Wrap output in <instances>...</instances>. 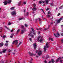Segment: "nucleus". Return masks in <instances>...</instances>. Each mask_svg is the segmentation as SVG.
Segmentation results:
<instances>
[{
	"label": "nucleus",
	"instance_id": "nucleus-11",
	"mask_svg": "<svg viewBox=\"0 0 63 63\" xmlns=\"http://www.w3.org/2000/svg\"><path fill=\"white\" fill-rule=\"evenodd\" d=\"M29 54H30V55L31 56H33V55H34V56H35V55H36V54H34H34H33V53H32L31 54L30 53V52H28Z\"/></svg>",
	"mask_w": 63,
	"mask_h": 63
},
{
	"label": "nucleus",
	"instance_id": "nucleus-27",
	"mask_svg": "<svg viewBox=\"0 0 63 63\" xmlns=\"http://www.w3.org/2000/svg\"><path fill=\"white\" fill-rule=\"evenodd\" d=\"M51 62H52V63H53V62H55V61H54V60L53 59H52L51 60Z\"/></svg>",
	"mask_w": 63,
	"mask_h": 63
},
{
	"label": "nucleus",
	"instance_id": "nucleus-2",
	"mask_svg": "<svg viewBox=\"0 0 63 63\" xmlns=\"http://www.w3.org/2000/svg\"><path fill=\"white\" fill-rule=\"evenodd\" d=\"M49 42H47L46 43V46H45L44 47V52H46V48H48L49 47Z\"/></svg>",
	"mask_w": 63,
	"mask_h": 63
},
{
	"label": "nucleus",
	"instance_id": "nucleus-3",
	"mask_svg": "<svg viewBox=\"0 0 63 63\" xmlns=\"http://www.w3.org/2000/svg\"><path fill=\"white\" fill-rule=\"evenodd\" d=\"M36 53H38L37 54H38V55L40 56L42 54L43 52L41 50H39V51L38 52V50H36Z\"/></svg>",
	"mask_w": 63,
	"mask_h": 63
},
{
	"label": "nucleus",
	"instance_id": "nucleus-12",
	"mask_svg": "<svg viewBox=\"0 0 63 63\" xmlns=\"http://www.w3.org/2000/svg\"><path fill=\"white\" fill-rule=\"evenodd\" d=\"M3 3L4 4V5H7L8 3L7 1L6 0L4 2H3Z\"/></svg>",
	"mask_w": 63,
	"mask_h": 63
},
{
	"label": "nucleus",
	"instance_id": "nucleus-48",
	"mask_svg": "<svg viewBox=\"0 0 63 63\" xmlns=\"http://www.w3.org/2000/svg\"><path fill=\"white\" fill-rule=\"evenodd\" d=\"M61 42L62 43H63V39H62L61 40Z\"/></svg>",
	"mask_w": 63,
	"mask_h": 63
},
{
	"label": "nucleus",
	"instance_id": "nucleus-28",
	"mask_svg": "<svg viewBox=\"0 0 63 63\" xmlns=\"http://www.w3.org/2000/svg\"><path fill=\"white\" fill-rule=\"evenodd\" d=\"M41 10L44 13V14H45V12H44V10H43L42 9H41Z\"/></svg>",
	"mask_w": 63,
	"mask_h": 63
},
{
	"label": "nucleus",
	"instance_id": "nucleus-17",
	"mask_svg": "<svg viewBox=\"0 0 63 63\" xmlns=\"http://www.w3.org/2000/svg\"><path fill=\"white\" fill-rule=\"evenodd\" d=\"M7 2L8 4L11 3V2H12V1L11 0H8L7 1Z\"/></svg>",
	"mask_w": 63,
	"mask_h": 63
},
{
	"label": "nucleus",
	"instance_id": "nucleus-36",
	"mask_svg": "<svg viewBox=\"0 0 63 63\" xmlns=\"http://www.w3.org/2000/svg\"><path fill=\"white\" fill-rule=\"evenodd\" d=\"M47 14H50L51 12H50L49 11L48 12Z\"/></svg>",
	"mask_w": 63,
	"mask_h": 63
},
{
	"label": "nucleus",
	"instance_id": "nucleus-18",
	"mask_svg": "<svg viewBox=\"0 0 63 63\" xmlns=\"http://www.w3.org/2000/svg\"><path fill=\"white\" fill-rule=\"evenodd\" d=\"M49 41H50H50H53V38H49Z\"/></svg>",
	"mask_w": 63,
	"mask_h": 63
},
{
	"label": "nucleus",
	"instance_id": "nucleus-64",
	"mask_svg": "<svg viewBox=\"0 0 63 63\" xmlns=\"http://www.w3.org/2000/svg\"><path fill=\"white\" fill-rule=\"evenodd\" d=\"M62 27H63V25H61Z\"/></svg>",
	"mask_w": 63,
	"mask_h": 63
},
{
	"label": "nucleus",
	"instance_id": "nucleus-51",
	"mask_svg": "<svg viewBox=\"0 0 63 63\" xmlns=\"http://www.w3.org/2000/svg\"><path fill=\"white\" fill-rule=\"evenodd\" d=\"M14 31V30L13 29V30H12L11 31V32H13Z\"/></svg>",
	"mask_w": 63,
	"mask_h": 63
},
{
	"label": "nucleus",
	"instance_id": "nucleus-56",
	"mask_svg": "<svg viewBox=\"0 0 63 63\" xmlns=\"http://www.w3.org/2000/svg\"><path fill=\"white\" fill-rule=\"evenodd\" d=\"M44 62L45 63H47V61H44Z\"/></svg>",
	"mask_w": 63,
	"mask_h": 63
},
{
	"label": "nucleus",
	"instance_id": "nucleus-21",
	"mask_svg": "<svg viewBox=\"0 0 63 63\" xmlns=\"http://www.w3.org/2000/svg\"><path fill=\"white\" fill-rule=\"evenodd\" d=\"M42 3H45V1H39V4H42Z\"/></svg>",
	"mask_w": 63,
	"mask_h": 63
},
{
	"label": "nucleus",
	"instance_id": "nucleus-22",
	"mask_svg": "<svg viewBox=\"0 0 63 63\" xmlns=\"http://www.w3.org/2000/svg\"><path fill=\"white\" fill-rule=\"evenodd\" d=\"M50 27V25H49L48 26V27L47 28L44 29V30H47L48 29V28L49 27Z\"/></svg>",
	"mask_w": 63,
	"mask_h": 63
},
{
	"label": "nucleus",
	"instance_id": "nucleus-16",
	"mask_svg": "<svg viewBox=\"0 0 63 63\" xmlns=\"http://www.w3.org/2000/svg\"><path fill=\"white\" fill-rule=\"evenodd\" d=\"M29 15V13L28 12H26V14H25V16H27L28 15Z\"/></svg>",
	"mask_w": 63,
	"mask_h": 63
},
{
	"label": "nucleus",
	"instance_id": "nucleus-4",
	"mask_svg": "<svg viewBox=\"0 0 63 63\" xmlns=\"http://www.w3.org/2000/svg\"><path fill=\"white\" fill-rule=\"evenodd\" d=\"M24 26H22L21 28L23 30H21V33L22 34H23L24 31H25V29H24Z\"/></svg>",
	"mask_w": 63,
	"mask_h": 63
},
{
	"label": "nucleus",
	"instance_id": "nucleus-19",
	"mask_svg": "<svg viewBox=\"0 0 63 63\" xmlns=\"http://www.w3.org/2000/svg\"><path fill=\"white\" fill-rule=\"evenodd\" d=\"M61 58V57H60L59 58H58V59L56 60V62H58V61H59V59H60Z\"/></svg>",
	"mask_w": 63,
	"mask_h": 63
},
{
	"label": "nucleus",
	"instance_id": "nucleus-34",
	"mask_svg": "<svg viewBox=\"0 0 63 63\" xmlns=\"http://www.w3.org/2000/svg\"><path fill=\"white\" fill-rule=\"evenodd\" d=\"M14 7H12V8H10V10H14Z\"/></svg>",
	"mask_w": 63,
	"mask_h": 63
},
{
	"label": "nucleus",
	"instance_id": "nucleus-55",
	"mask_svg": "<svg viewBox=\"0 0 63 63\" xmlns=\"http://www.w3.org/2000/svg\"><path fill=\"white\" fill-rule=\"evenodd\" d=\"M60 13H59V14H58L57 16H60Z\"/></svg>",
	"mask_w": 63,
	"mask_h": 63
},
{
	"label": "nucleus",
	"instance_id": "nucleus-30",
	"mask_svg": "<svg viewBox=\"0 0 63 63\" xmlns=\"http://www.w3.org/2000/svg\"><path fill=\"white\" fill-rule=\"evenodd\" d=\"M63 8V6H61L59 8V9H62Z\"/></svg>",
	"mask_w": 63,
	"mask_h": 63
},
{
	"label": "nucleus",
	"instance_id": "nucleus-60",
	"mask_svg": "<svg viewBox=\"0 0 63 63\" xmlns=\"http://www.w3.org/2000/svg\"><path fill=\"white\" fill-rule=\"evenodd\" d=\"M40 32H39L38 33V34H40Z\"/></svg>",
	"mask_w": 63,
	"mask_h": 63
},
{
	"label": "nucleus",
	"instance_id": "nucleus-32",
	"mask_svg": "<svg viewBox=\"0 0 63 63\" xmlns=\"http://www.w3.org/2000/svg\"><path fill=\"white\" fill-rule=\"evenodd\" d=\"M22 19H23V18H19L18 19V20H22Z\"/></svg>",
	"mask_w": 63,
	"mask_h": 63
},
{
	"label": "nucleus",
	"instance_id": "nucleus-37",
	"mask_svg": "<svg viewBox=\"0 0 63 63\" xmlns=\"http://www.w3.org/2000/svg\"><path fill=\"white\" fill-rule=\"evenodd\" d=\"M4 27L5 28H6L7 29H8V30H9V29L8 28V27H7V26H4Z\"/></svg>",
	"mask_w": 63,
	"mask_h": 63
},
{
	"label": "nucleus",
	"instance_id": "nucleus-25",
	"mask_svg": "<svg viewBox=\"0 0 63 63\" xmlns=\"http://www.w3.org/2000/svg\"><path fill=\"white\" fill-rule=\"evenodd\" d=\"M29 35H30L31 37H32V38H34V35L31 34H30Z\"/></svg>",
	"mask_w": 63,
	"mask_h": 63
},
{
	"label": "nucleus",
	"instance_id": "nucleus-9",
	"mask_svg": "<svg viewBox=\"0 0 63 63\" xmlns=\"http://www.w3.org/2000/svg\"><path fill=\"white\" fill-rule=\"evenodd\" d=\"M31 29L33 32V34L34 35H36V32H35V31L34 30V28H31Z\"/></svg>",
	"mask_w": 63,
	"mask_h": 63
},
{
	"label": "nucleus",
	"instance_id": "nucleus-23",
	"mask_svg": "<svg viewBox=\"0 0 63 63\" xmlns=\"http://www.w3.org/2000/svg\"><path fill=\"white\" fill-rule=\"evenodd\" d=\"M6 50H7V49H4L3 50V53H5V52L6 51Z\"/></svg>",
	"mask_w": 63,
	"mask_h": 63
},
{
	"label": "nucleus",
	"instance_id": "nucleus-44",
	"mask_svg": "<svg viewBox=\"0 0 63 63\" xmlns=\"http://www.w3.org/2000/svg\"><path fill=\"white\" fill-rule=\"evenodd\" d=\"M1 63H4V62L3 61H0Z\"/></svg>",
	"mask_w": 63,
	"mask_h": 63
},
{
	"label": "nucleus",
	"instance_id": "nucleus-39",
	"mask_svg": "<svg viewBox=\"0 0 63 63\" xmlns=\"http://www.w3.org/2000/svg\"><path fill=\"white\" fill-rule=\"evenodd\" d=\"M21 1L19 2L18 3V5H20V4H21Z\"/></svg>",
	"mask_w": 63,
	"mask_h": 63
},
{
	"label": "nucleus",
	"instance_id": "nucleus-20",
	"mask_svg": "<svg viewBox=\"0 0 63 63\" xmlns=\"http://www.w3.org/2000/svg\"><path fill=\"white\" fill-rule=\"evenodd\" d=\"M61 58V57H60L59 58H58V59L56 60V62H58V61H59V59H60Z\"/></svg>",
	"mask_w": 63,
	"mask_h": 63
},
{
	"label": "nucleus",
	"instance_id": "nucleus-43",
	"mask_svg": "<svg viewBox=\"0 0 63 63\" xmlns=\"http://www.w3.org/2000/svg\"><path fill=\"white\" fill-rule=\"evenodd\" d=\"M8 25H11L12 24V23H11L10 22H9L8 24Z\"/></svg>",
	"mask_w": 63,
	"mask_h": 63
},
{
	"label": "nucleus",
	"instance_id": "nucleus-62",
	"mask_svg": "<svg viewBox=\"0 0 63 63\" xmlns=\"http://www.w3.org/2000/svg\"><path fill=\"white\" fill-rule=\"evenodd\" d=\"M13 54H15V52H13Z\"/></svg>",
	"mask_w": 63,
	"mask_h": 63
},
{
	"label": "nucleus",
	"instance_id": "nucleus-24",
	"mask_svg": "<svg viewBox=\"0 0 63 63\" xmlns=\"http://www.w3.org/2000/svg\"><path fill=\"white\" fill-rule=\"evenodd\" d=\"M13 36H14V34H12L10 36V38H12L13 37Z\"/></svg>",
	"mask_w": 63,
	"mask_h": 63
},
{
	"label": "nucleus",
	"instance_id": "nucleus-47",
	"mask_svg": "<svg viewBox=\"0 0 63 63\" xmlns=\"http://www.w3.org/2000/svg\"><path fill=\"white\" fill-rule=\"evenodd\" d=\"M62 61H63L62 60H60V62H61V63H62Z\"/></svg>",
	"mask_w": 63,
	"mask_h": 63
},
{
	"label": "nucleus",
	"instance_id": "nucleus-13",
	"mask_svg": "<svg viewBox=\"0 0 63 63\" xmlns=\"http://www.w3.org/2000/svg\"><path fill=\"white\" fill-rule=\"evenodd\" d=\"M62 18H61L59 19L57 21V23H59V22H60L61 21V20H62Z\"/></svg>",
	"mask_w": 63,
	"mask_h": 63
},
{
	"label": "nucleus",
	"instance_id": "nucleus-1",
	"mask_svg": "<svg viewBox=\"0 0 63 63\" xmlns=\"http://www.w3.org/2000/svg\"><path fill=\"white\" fill-rule=\"evenodd\" d=\"M43 36H39L38 37L37 40L39 42L41 43L43 41Z\"/></svg>",
	"mask_w": 63,
	"mask_h": 63
},
{
	"label": "nucleus",
	"instance_id": "nucleus-52",
	"mask_svg": "<svg viewBox=\"0 0 63 63\" xmlns=\"http://www.w3.org/2000/svg\"><path fill=\"white\" fill-rule=\"evenodd\" d=\"M39 30H43V29L41 28H39Z\"/></svg>",
	"mask_w": 63,
	"mask_h": 63
},
{
	"label": "nucleus",
	"instance_id": "nucleus-5",
	"mask_svg": "<svg viewBox=\"0 0 63 63\" xmlns=\"http://www.w3.org/2000/svg\"><path fill=\"white\" fill-rule=\"evenodd\" d=\"M33 5L34 6V7L32 8V10L33 11H36L37 10V8L36 7V4L34 3L33 4Z\"/></svg>",
	"mask_w": 63,
	"mask_h": 63
},
{
	"label": "nucleus",
	"instance_id": "nucleus-46",
	"mask_svg": "<svg viewBox=\"0 0 63 63\" xmlns=\"http://www.w3.org/2000/svg\"><path fill=\"white\" fill-rule=\"evenodd\" d=\"M25 27H27V25L26 24H25Z\"/></svg>",
	"mask_w": 63,
	"mask_h": 63
},
{
	"label": "nucleus",
	"instance_id": "nucleus-41",
	"mask_svg": "<svg viewBox=\"0 0 63 63\" xmlns=\"http://www.w3.org/2000/svg\"><path fill=\"white\" fill-rule=\"evenodd\" d=\"M6 37V35H3V39H4V38H5Z\"/></svg>",
	"mask_w": 63,
	"mask_h": 63
},
{
	"label": "nucleus",
	"instance_id": "nucleus-15",
	"mask_svg": "<svg viewBox=\"0 0 63 63\" xmlns=\"http://www.w3.org/2000/svg\"><path fill=\"white\" fill-rule=\"evenodd\" d=\"M3 45H4V44L2 43H0V47H2L3 46Z\"/></svg>",
	"mask_w": 63,
	"mask_h": 63
},
{
	"label": "nucleus",
	"instance_id": "nucleus-53",
	"mask_svg": "<svg viewBox=\"0 0 63 63\" xmlns=\"http://www.w3.org/2000/svg\"><path fill=\"white\" fill-rule=\"evenodd\" d=\"M49 56H47V58H49Z\"/></svg>",
	"mask_w": 63,
	"mask_h": 63
},
{
	"label": "nucleus",
	"instance_id": "nucleus-33",
	"mask_svg": "<svg viewBox=\"0 0 63 63\" xmlns=\"http://www.w3.org/2000/svg\"><path fill=\"white\" fill-rule=\"evenodd\" d=\"M50 5L51 6H53L54 5V3H50Z\"/></svg>",
	"mask_w": 63,
	"mask_h": 63
},
{
	"label": "nucleus",
	"instance_id": "nucleus-49",
	"mask_svg": "<svg viewBox=\"0 0 63 63\" xmlns=\"http://www.w3.org/2000/svg\"><path fill=\"white\" fill-rule=\"evenodd\" d=\"M23 4H26V2H24Z\"/></svg>",
	"mask_w": 63,
	"mask_h": 63
},
{
	"label": "nucleus",
	"instance_id": "nucleus-10",
	"mask_svg": "<svg viewBox=\"0 0 63 63\" xmlns=\"http://www.w3.org/2000/svg\"><path fill=\"white\" fill-rule=\"evenodd\" d=\"M11 13L12 15H16V12L15 11L12 12Z\"/></svg>",
	"mask_w": 63,
	"mask_h": 63
},
{
	"label": "nucleus",
	"instance_id": "nucleus-14",
	"mask_svg": "<svg viewBox=\"0 0 63 63\" xmlns=\"http://www.w3.org/2000/svg\"><path fill=\"white\" fill-rule=\"evenodd\" d=\"M50 1V0H46L45 2H46V4H47V5L48 4L49 2Z\"/></svg>",
	"mask_w": 63,
	"mask_h": 63
},
{
	"label": "nucleus",
	"instance_id": "nucleus-50",
	"mask_svg": "<svg viewBox=\"0 0 63 63\" xmlns=\"http://www.w3.org/2000/svg\"><path fill=\"white\" fill-rule=\"evenodd\" d=\"M49 10V8H47V9L46 10V11H48Z\"/></svg>",
	"mask_w": 63,
	"mask_h": 63
},
{
	"label": "nucleus",
	"instance_id": "nucleus-45",
	"mask_svg": "<svg viewBox=\"0 0 63 63\" xmlns=\"http://www.w3.org/2000/svg\"><path fill=\"white\" fill-rule=\"evenodd\" d=\"M5 46H8V44H7V43H6V44H5Z\"/></svg>",
	"mask_w": 63,
	"mask_h": 63
},
{
	"label": "nucleus",
	"instance_id": "nucleus-58",
	"mask_svg": "<svg viewBox=\"0 0 63 63\" xmlns=\"http://www.w3.org/2000/svg\"><path fill=\"white\" fill-rule=\"evenodd\" d=\"M6 43H8L9 42V41H6Z\"/></svg>",
	"mask_w": 63,
	"mask_h": 63
},
{
	"label": "nucleus",
	"instance_id": "nucleus-57",
	"mask_svg": "<svg viewBox=\"0 0 63 63\" xmlns=\"http://www.w3.org/2000/svg\"><path fill=\"white\" fill-rule=\"evenodd\" d=\"M61 35H62V36H63V33H61Z\"/></svg>",
	"mask_w": 63,
	"mask_h": 63
},
{
	"label": "nucleus",
	"instance_id": "nucleus-59",
	"mask_svg": "<svg viewBox=\"0 0 63 63\" xmlns=\"http://www.w3.org/2000/svg\"><path fill=\"white\" fill-rule=\"evenodd\" d=\"M51 61H49V62H48V63H51Z\"/></svg>",
	"mask_w": 63,
	"mask_h": 63
},
{
	"label": "nucleus",
	"instance_id": "nucleus-38",
	"mask_svg": "<svg viewBox=\"0 0 63 63\" xmlns=\"http://www.w3.org/2000/svg\"><path fill=\"white\" fill-rule=\"evenodd\" d=\"M38 19H39V21H41L42 20V19H40V18H38Z\"/></svg>",
	"mask_w": 63,
	"mask_h": 63
},
{
	"label": "nucleus",
	"instance_id": "nucleus-40",
	"mask_svg": "<svg viewBox=\"0 0 63 63\" xmlns=\"http://www.w3.org/2000/svg\"><path fill=\"white\" fill-rule=\"evenodd\" d=\"M29 40L31 42L32 41V38H29Z\"/></svg>",
	"mask_w": 63,
	"mask_h": 63
},
{
	"label": "nucleus",
	"instance_id": "nucleus-63",
	"mask_svg": "<svg viewBox=\"0 0 63 63\" xmlns=\"http://www.w3.org/2000/svg\"><path fill=\"white\" fill-rule=\"evenodd\" d=\"M50 24H53V23L52 22L50 23Z\"/></svg>",
	"mask_w": 63,
	"mask_h": 63
},
{
	"label": "nucleus",
	"instance_id": "nucleus-6",
	"mask_svg": "<svg viewBox=\"0 0 63 63\" xmlns=\"http://www.w3.org/2000/svg\"><path fill=\"white\" fill-rule=\"evenodd\" d=\"M54 35L55 37H58L59 36H60L59 34V33L58 32L56 34L55 33H54Z\"/></svg>",
	"mask_w": 63,
	"mask_h": 63
},
{
	"label": "nucleus",
	"instance_id": "nucleus-42",
	"mask_svg": "<svg viewBox=\"0 0 63 63\" xmlns=\"http://www.w3.org/2000/svg\"><path fill=\"white\" fill-rule=\"evenodd\" d=\"M8 51L9 52H11V51H12V50H11L10 49H9L8 50Z\"/></svg>",
	"mask_w": 63,
	"mask_h": 63
},
{
	"label": "nucleus",
	"instance_id": "nucleus-7",
	"mask_svg": "<svg viewBox=\"0 0 63 63\" xmlns=\"http://www.w3.org/2000/svg\"><path fill=\"white\" fill-rule=\"evenodd\" d=\"M14 43H15L16 45L17 44V43H18V40H16L13 41L12 43V44H14Z\"/></svg>",
	"mask_w": 63,
	"mask_h": 63
},
{
	"label": "nucleus",
	"instance_id": "nucleus-8",
	"mask_svg": "<svg viewBox=\"0 0 63 63\" xmlns=\"http://www.w3.org/2000/svg\"><path fill=\"white\" fill-rule=\"evenodd\" d=\"M33 47L34 49H36L37 48V45L36 43H34L33 44Z\"/></svg>",
	"mask_w": 63,
	"mask_h": 63
},
{
	"label": "nucleus",
	"instance_id": "nucleus-31",
	"mask_svg": "<svg viewBox=\"0 0 63 63\" xmlns=\"http://www.w3.org/2000/svg\"><path fill=\"white\" fill-rule=\"evenodd\" d=\"M47 17H50V15L48 14L47 15Z\"/></svg>",
	"mask_w": 63,
	"mask_h": 63
},
{
	"label": "nucleus",
	"instance_id": "nucleus-29",
	"mask_svg": "<svg viewBox=\"0 0 63 63\" xmlns=\"http://www.w3.org/2000/svg\"><path fill=\"white\" fill-rule=\"evenodd\" d=\"M20 31V29H18L17 32V34H18V32H19Z\"/></svg>",
	"mask_w": 63,
	"mask_h": 63
},
{
	"label": "nucleus",
	"instance_id": "nucleus-61",
	"mask_svg": "<svg viewBox=\"0 0 63 63\" xmlns=\"http://www.w3.org/2000/svg\"><path fill=\"white\" fill-rule=\"evenodd\" d=\"M0 54H2V53H3V52H0Z\"/></svg>",
	"mask_w": 63,
	"mask_h": 63
},
{
	"label": "nucleus",
	"instance_id": "nucleus-26",
	"mask_svg": "<svg viewBox=\"0 0 63 63\" xmlns=\"http://www.w3.org/2000/svg\"><path fill=\"white\" fill-rule=\"evenodd\" d=\"M22 43V41H20L19 43V45H21Z\"/></svg>",
	"mask_w": 63,
	"mask_h": 63
},
{
	"label": "nucleus",
	"instance_id": "nucleus-54",
	"mask_svg": "<svg viewBox=\"0 0 63 63\" xmlns=\"http://www.w3.org/2000/svg\"><path fill=\"white\" fill-rule=\"evenodd\" d=\"M3 29L2 27L0 28V30H2Z\"/></svg>",
	"mask_w": 63,
	"mask_h": 63
},
{
	"label": "nucleus",
	"instance_id": "nucleus-35",
	"mask_svg": "<svg viewBox=\"0 0 63 63\" xmlns=\"http://www.w3.org/2000/svg\"><path fill=\"white\" fill-rule=\"evenodd\" d=\"M52 29L53 30H54V31H55V28H54V27H53Z\"/></svg>",
	"mask_w": 63,
	"mask_h": 63
}]
</instances>
